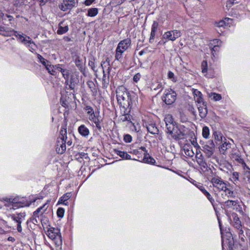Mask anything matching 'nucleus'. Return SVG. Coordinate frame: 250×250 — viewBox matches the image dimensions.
<instances>
[{"label": "nucleus", "mask_w": 250, "mask_h": 250, "mask_svg": "<svg viewBox=\"0 0 250 250\" xmlns=\"http://www.w3.org/2000/svg\"><path fill=\"white\" fill-rule=\"evenodd\" d=\"M195 158L197 163L201 167H202L204 168H206L207 167V164L205 162L204 157L202 154H199L197 152Z\"/></svg>", "instance_id": "obj_16"}, {"label": "nucleus", "mask_w": 250, "mask_h": 250, "mask_svg": "<svg viewBox=\"0 0 250 250\" xmlns=\"http://www.w3.org/2000/svg\"><path fill=\"white\" fill-rule=\"evenodd\" d=\"M164 85L162 83L157 82L155 83H153L151 85V89L155 91H157L159 90V92H160L162 89L164 88Z\"/></svg>", "instance_id": "obj_25"}, {"label": "nucleus", "mask_w": 250, "mask_h": 250, "mask_svg": "<svg viewBox=\"0 0 250 250\" xmlns=\"http://www.w3.org/2000/svg\"><path fill=\"white\" fill-rule=\"evenodd\" d=\"M79 133L83 137H87L89 134V130L84 125H81L78 127Z\"/></svg>", "instance_id": "obj_21"}, {"label": "nucleus", "mask_w": 250, "mask_h": 250, "mask_svg": "<svg viewBox=\"0 0 250 250\" xmlns=\"http://www.w3.org/2000/svg\"><path fill=\"white\" fill-rule=\"evenodd\" d=\"M208 97L211 100L216 102L221 100L222 98L221 94L212 92H207Z\"/></svg>", "instance_id": "obj_23"}, {"label": "nucleus", "mask_w": 250, "mask_h": 250, "mask_svg": "<svg viewBox=\"0 0 250 250\" xmlns=\"http://www.w3.org/2000/svg\"><path fill=\"white\" fill-rule=\"evenodd\" d=\"M177 94L174 90L171 89H167L165 91L162 100L167 104L170 105L174 103Z\"/></svg>", "instance_id": "obj_7"}, {"label": "nucleus", "mask_w": 250, "mask_h": 250, "mask_svg": "<svg viewBox=\"0 0 250 250\" xmlns=\"http://www.w3.org/2000/svg\"><path fill=\"white\" fill-rule=\"evenodd\" d=\"M12 30H10L9 28L0 26V34H1L4 36H9L11 35V33L12 32Z\"/></svg>", "instance_id": "obj_31"}, {"label": "nucleus", "mask_w": 250, "mask_h": 250, "mask_svg": "<svg viewBox=\"0 0 250 250\" xmlns=\"http://www.w3.org/2000/svg\"><path fill=\"white\" fill-rule=\"evenodd\" d=\"M211 183L213 187L219 191H222L226 189L227 184L219 177L215 176L211 178Z\"/></svg>", "instance_id": "obj_9"}, {"label": "nucleus", "mask_w": 250, "mask_h": 250, "mask_svg": "<svg viewBox=\"0 0 250 250\" xmlns=\"http://www.w3.org/2000/svg\"><path fill=\"white\" fill-rule=\"evenodd\" d=\"M143 161L145 163L151 164H154L155 162L154 159L147 155H145L144 156Z\"/></svg>", "instance_id": "obj_37"}, {"label": "nucleus", "mask_w": 250, "mask_h": 250, "mask_svg": "<svg viewBox=\"0 0 250 250\" xmlns=\"http://www.w3.org/2000/svg\"><path fill=\"white\" fill-rule=\"evenodd\" d=\"M147 131L152 134H156L158 133V129L154 124H150L146 125Z\"/></svg>", "instance_id": "obj_26"}, {"label": "nucleus", "mask_w": 250, "mask_h": 250, "mask_svg": "<svg viewBox=\"0 0 250 250\" xmlns=\"http://www.w3.org/2000/svg\"><path fill=\"white\" fill-rule=\"evenodd\" d=\"M127 125L129 127L130 130L132 131L137 132L140 130V126L138 124L135 125L132 122H130L129 124H127Z\"/></svg>", "instance_id": "obj_32"}, {"label": "nucleus", "mask_w": 250, "mask_h": 250, "mask_svg": "<svg viewBox=\"0 0 250 250\" xmlns=\"http://www.w3.org/2000/svg\"><path fill=\"white\" fill-rule=\"evenodd\" d=\"M130 39L127 38L120 41L116 49L115 59L120 61L122 58V54L131 45Z\"/></svg>", "instance_id": "obj_5"}, {"label": "nucleus", "mask_w": 250, "mask_h": 250, "mask_svg": "<svg viewBox=\"0 0 250 250\" xmlns=\"http://www.w3.org/2000/svg\"><path fill=\"white\" fill-rule=\"evenodd\" d=\"M232 220L231 224L232 226L235 229H240L242 227L241 222L238 216L235 213H233L231 214Z\"/></svg>", "instance_id": "obj_13"}, {"label": "nucleus", "mask_w": 250, "mask_h": 250, "mask_svg": "<svg viewBox=\"0 0 250 250\" xmlns=\"http://www.w3.org/2000/svg\"><path fill=\"white\" fill-rule=\"evenodd\" d=\"M184 151L185 154L190 157H192L194 155V152L192 151V149L189 147H185Z\"/></svg>", "instance_id": "obj_39"}, {"label": "nucleus", "mask_w": 250, "mask_h": 250, "mask_svg": "<svg viewBox=\"0 0 250 250\" xmlns=\"http://www.w3.org/2000/svg\"><path fill=\"white\" fill-rule=\"evenodd\" d=\"M93 123L95 124L96 127L99 130H101L102 129V127L100 124V122L99 119L98 118L97 120H95V121Z\"/></svg>", "instance_id": "obj_54"}, {"label": "nucleus", "mask_w": 250, "mask_h": 250, "mask_svg": "<svg viewBox=\"0 0 250 250\" xmlns=\"http://www.w3.org/2000/svg\"><path fill=\"white\" fill-rule=\"evenodd\" d=\"M63 78L65 80V84H68L69 82V71L68 69H64L62 72Z\"/></svg>", "instance_id": "obj_36"}, {"label": "nucleus", "mask_w": 250, "mask_h": 250, "mask_svg": "<svg viewBox=\"0 0 250 250\" xmlns=\"http://www.w3.org/2000/svg\"><path fill=\"white\" fill-rule=\"evenodd\" d=\"M155 33H155V32H151L150 37V39H149V42H151L152 41H153V40L154 39L155 36Z\"/></svg>", "instance_id": "obj_63"}, {"label": "nucleus", "mask_w": 250, "mask_h": 250, "mask_svg": "<svg viewBox=\"0 0 250 250\" xmlns=\"http://www.w3.org/2000/svg\"><path fill=\"white\" fill-rule=\"evenodd\" d=\"M164 121L166 124V130H167L169 129H172L171 127L177 124L174 121L172 115L170 114L166 115L164 118Z\"/></svg>", "instance_id": "obj_12"}, {"label": "nucleus", "mask_w": 250, "mask_h": 250, "mask_svg": "<svg viewBox=\"0 0 250 250\" xmlns=\"http://www.w3.org/2000/svg\"><path fill=\"white\" fill-rule=\"evenodd\" d=\"M240 164L241 165L244 170H246L247 171L250 170V168L247 166L244 160L243 161V162L241 163Z\"/></svg>", "instance_id": "obj_58"}, {"label": "nucleus", "mask_w": 250, "mask_h": 250, "mask_svg": "<svg viewBox=\"0 0 250 250\" xmlns=\"http://www.w3.org/2000/svg\"><path fill=\"white\" fill-rule=\"evenodd\" d=\"M17 230L19 232H21L22 231L21 224H17Z\"/></svg>", "instance_id": "obj_64"}, {"label": "nucleus", "mask_w": 250, "mask_h": 250, "mask_svg": "<svg viewBox=\"0 0 250 250\" xmlns=\"http://www.w3.org/2000/svg\"><path fill=\"white\" fill-rule=\"evenodd\" d=\"M213 135L217 144L220 145L221 143L226 140V138L223 136L221 132L215 131L213 133Z\"/></svg>", "instance_id": "obj_17"}, {"label": "nucleus", "mask_w": 250, "mask_h": 250, "mask_svg": "<svg viewBox=\"0 0 250 250\" xmlns=\"http://www.w3.org/2000/svg\"><path fill=\"white\" fill-rule=\"evenodd\" d=\"M131 117H132L130 115L126 114H124V115H123L122 116H121L120 117V120L122 122L127 121L128 122L127 124H129V122H131Z\"/></svg>", "instance_id": "obj_40"}, {"label": "nucleus", "mask_w": 250, "mask_h": 250, "mask_svg": "<svg viewBox=\"0 0 250 250\" xmlns=\"http://www.w3.org/2000/svg\"><path fill=\"white\" fill-rule=\"evenodd\" d=\"M89 115V119L92 122L95 121V120H97L98 118L96 117V116L94 114V112L93 113Z\"/></svg>", "instance_id": "obj_59"}, {"label": "nucleus", "mask_w": 250, "mask_h": 250, "mask_svg": "<svg viewBox=\"0 0 250 250\" xmlns=\"http://www.w3.org/2000/svg\"><path fill=\"white\" fill-rule=\"evenodd\" d=\"M233 209H235L236 211L240 213H242L243 212L242 207L239 205H238V204L236 205V206H235L233 208Z\"/></svg>", "instance_id": "obj_57"}, {"label": "nucleus", "mask_w": 250, "mask_h": 250, "mask_svg": "<svg viewBox=\"0 0 250 250\" xmlns=\"http://www.w3.org/2000/svg\"><path fill=\"white\" fill-rule=\"evenodd\" d=\"M98 13V9L97 8H91L88 9L87 15L89 17L96 16Z\"/></svg>", "instance_id": "obj_34"}, {"label": "nucleus", "mask_w": 250, "mask_h": 250, "mask_svg": "<svg viewBox=\"0 0 250 250\" xmlns=\"http://www.w3.org/2000/svg\"><path fill=\"white\" fill-rule=\"evenodd\" d=\"M238 230V234L239 235V238L242 241H245V235L244 234V231L242 229V227L240 229H236Z\"/></svg>", "instance_id": "obj_44"}, {"label": "nucleus", "mask_w": 250, "mask_h": 250, "mask_svg": "<svg viewBox=\"0 0 250 250\" xmlns=\"http://www.w3.org/2000/svg\"><path fill=\"white\" fill-rule=\"evenodd\" d=\"M171 128L172 129L166 131L167 137L169 139L178 140L184 138L187 132V129L185 126L176 124Z\"/></svg>", "instance_id": "obj_1"}, {"label": "nucleus", "mask_w": 250, "mask_h": 250, "mask_svg": "<svg viewBox=\"0 0 250 250\" xmlns=\"http://www.w3.org/2000/svg\"><path fill=\"white\" fill-rule=\"evenodd\" d=\"M237 204V201L229 200H228V201H227L224 203V206L225 207H226L227 208H231L232 209L235 206H236Z\"/></svg>", "instance_id": "obj_28"}, {"label": "nucleus", "mask_w": 250, "mask_h": 250, "mask_svg": "<svg viewBox=\"0 0 250 250\" xmlns=\"http://www.w3.org/2000/svg\"><path fill=\"white\" fill-rule=\"evenodd\" d=\"M214 144L212 140H209L203 146V151L206 154L208 157H210L213 154L214 150Z\"/></svg>", "instance_id": "obj_10"}, {"label": "nucleus", "mask_w": 250, "mask_h": 250, "mask_svg": "<svg viewBox=\"0 0 250 250\" xmlns=\"http://www.w3.org/2000/svg\"><path fill=\"white\" fill-rule=\"evenodd\" d=\"M232 158L234 159L235 161L237 162L239 164L243 162V161L244 160L241 157V156L238 154L235 153L234 154H232Z\"/></svg>", "instance_id": "obj_41"}, {"label": "nucleus", "mask_w": 250, "mask_h": 250, "mask_svg": "<svg viewBox=\"0 0 250 250\" xmlns=\"http://www.w3.org/2000/svg\"><path fill=\"white\" fill-rule=\"evenodd\" d=\"M67 139L66 125H62L60 135L56 145V151L59 154H62L66 150V143Z\"/></svg>", "instance_id": "obj_2"}, {"label": "nucleus", "mask_w": 250, "mask_h": 250, "mask_svg": "<svg viewBox=\"0 0 250 250\" xmlns=\"http://www.w3.org/2000/svg\"><path fill=\"white\" fill-rule=\"evenodd\" d=\"M220 42V41L218 40H215L213 41V43L215 44L216 43L217 44V45H214V46L212 48V53L213 56H214V54L213 52L217 51H218V49L219 48V42Z\"/></svg>", "instance_id": "obj_42"}, {"label": "nucleus", "mask_w": 250, "mask_h": 250, "mask_svg": "<svg viewBox=\"0 0 250 250\" xmlns=\"http://www.w3.org/2000/svg\"><path fill=\"white\" fill-rule=\"evenodd\" d=\"M219 145L220 146L219 148L220 151L223 154H225L227 150H228L229 148H230L231 146L230 143L227 142V140L224 141L223 143H221V144Z\"/></svg>", "instance_id": "obj_20"}, {"label": "nucleus", "mask_w": 250, "mask_h": 250, "mask_svg": "<svg viewBox=\"0 0 250 250\" xmlns=\"http://www.w3.org/2000/svg\"><path fill=\"white\" fill-rule=\"evenodd\" d=\"M95 0H85L84 4L86 6L90 5Z\"/></svg>", "instance_id": "obj_62"}, {"label": "nucleus", "mask_w": 250, "mask_h": 250, "mask_svg": "<svg viewBox=\"0 0 250 250\" xmlns=\"http://www.w3.org/2000/svg\"><path fill=\"white\" fill-rule=\"evenodd\" d=\"M233 20L230 18H226L224 20L220 21L218 23L219 27H223L224 26H230L232 25Z\"/></svg>", "instance_id": "obj_22"}, {"label": "nucleus", "mask_w": 250, "mask_h": 250, "mask_svg": "<svg viewBox=\"0 0 250 250\" xmlns=\"http://www.w3.org/2000/svg\"><path fill=\"white\" fill-rule=\"evenodd\" d=\"M141 78V75L140 74V73H138L134 76L133 79L135 82L137 83L139 81Z\"/></svg>", "instance_id": "obj_53"}, {"label": "nucleus", "mask_w": 250, "mask_h": 250, "mask_svg": "<svg viewBox=\"0 0 250 250\" xmlns=\"http://www.w3.org/2000/svg\"><path fill=\"white\" fill-rule=\"evenodd\" d=\"M11 31L14 33V35L18 40L30 48L29 50L30 51H32V50L35 49L34 47H36V45L30 37L26 35L23 36L22 34H20L17 31L14 30H12Z\"/></svg>", "instance_id": "obj_6"}, {"label": "nucleus", "mask_w": 250, "mask_h": 250, "mask_svg": "<svg viewBox=\"0 0 250 250\" xmlns=\"http://www.w3.org/2000/svg\"><path fill=\"white\" fill-rule=\"evenodd\" d=\"M115 153L121 157L122 158L126 159V160H130L131 159V156L127 154V152L125 151H122L118 149H115Z\"/></svg>", "instance_id": "obj_24"}, {"label": "nucleus", "mask_w": 250, "mask_h": 250, "mask_svg": "<svg viewBox=\"0 0 250 250\" xmlns=\"http://www.w3.org/2000/svg\"><path fill=\"white\" fill-rule=\"evenodd\" d=\"M158 26V22L155 21H153V23L152 24V27H151V32L156 33V32L157 30Z\"/></svg>", "instance_id": "obj_49"}, {"label": "nucleus", "mask_w": 250, "mask_h": 250, "mask_svg": "<svg viewBox=\"0 0 250 250\" xmlns=\"http://www.w3.org/2000/svg\"><path fill=\"white\" fill-rule=\"evenodd\" d=\"M210 134L209 129L207 126H205L202 128V136L205 139H208Z\"/></svg>", "instance_id": "obj_35"}, {"label": "nucleus", "mask_w": 250, "mask_h": 250, "mask_svg": "<svg viewBox=\"0 0 250 250\" xmlns=\"http://www.w3.org/2000/svg\"><path fill=\"white\" fill-rule=\"evenodd\" d=\"M55 0H40V4L44 5L47 3H53L55 2Z\"/></svg>", "instance_id": "obj_52"}, {"label": "nucleus", "mask_w": 250, "mask_h": 250, "mask_svg": "<svg viewBox=\"0 0 250 250\" xmlns=\"http://www.w3.org/2000/svg\"><path fill=\"white\" fill-rule=\"evenodd\" d=\"M193 94L194 95V99L198 104L205 103L203 98V95L200 91L197 89H193Z\"/></svg>", "instance_id": "obj_14"}, {"label": "nucleus", "mask_w": 250, "mask_h": 250, "mask_svg": "<svg viewBox=\"0 0 250 250\" xmlns=\"http://www.w3.org/2000/svg\"><path fill=\"white\" fill-rule=\"evenodd\" d=\"M208 199L209 201V202L211 203V204L213 205V203H214V199L213 198V197L211 196V195L210 194L209 192L208 193L207 195H205Z\"/></svg>", "instance_id": "obj_55"}, {"label": "nucleus", "mask_w": 250, "mask_h": 250, "mask_svg": "<svg viewBox=\"0 0 250 250\" xmlns=\"http://www.w3.org/2000/svg\"><path fill=\"white\" fill-rule=\"evenodd\" d=\"M45 67L50 74L53 76H55L57 74L55 65H51L49 62Z\"/></svg>", "instance_id": "obj_27"}, {"label": "nucleus", "mask_w": 250, "mask_h": 250, "mask_svg": "<svg viewBox=\"0 0 250 250\" xmlns=\"http://www.w3.org/2000/svg\"><path fill=\"white\" fill-rule=\"evenodd\" d=\"M62 64H58L55 65L56 69H57L58 71H60L61 73L65 69H63L62 67Z\"/></svg>", "instance_id": "obj_61"}, {"label": "nucleus", "mask_w": 250, "mask_h": 250, "mask_svg": "<svg viewBox=\"0 0 250 250\" xmlns=\"http://www.w3.org/2000/svg\"><path fill=\"white\" fill-rule=\"evenodd\" d=\"M201 69L202 73L206 76L207 75V72L208 71V63L206 61L202 62L201 64Z\"/></svg>", "instance_id": "obj_38"}, {"label": "nucleus", "mask_w": 250, "mask_h": 250, "mask_svg": "<svg viewBox=\"0 0 250 250\" xmlns=\"http://www.w3.org/2000/svg\"><path fill=\"white\" fill-rule=\"evenodd\" d=\"M85 110L87 111V114L88 115H90L91 114H92V113H94L93 108L90 106H86L85 107Z\"/></svg>", "instance_id": "obj_56"}, {"label": "nucleus", "mask_w": 250, "mask_h": 250, "mask_svg": "<svg viewBox=\"0 0 250 250\" xmlns=\"http://www.w3.org/2000/svg\"><path fill=\"white\" fill-rule=\"evenodd\" d=\"M68 29V25L64 24L63 21H62L59 24L58 29L57 33L59 35H62L67 32Z\"/></svg>", "instance_id": "obj_19"}, {"label": "nucleus", "mask_w": 250, "mask_h": 250, "mask_svg": "<svg viewBox=\"0 0 250 250\" xmlns=\"http://www.w3.org/2000/svg\"><path fill=\"white\" fill-rule=\"evenodd\" d=\"M199 115L202 118H205L208 113V110L207 108V104L206 103L198 104V106Z\"/></svg>", "instance_id": "obj_15"}, {"label": "nucleus", "mask_w": 250, "mask_h": 250, "mask_svg": "<svg viewBox=\"0 0 250 250\" xmlns=\"http://www.w3.org/2000/svg\"><path fill=\"white\" fill-rule=\"evenodd\" d=\"M37 57H38V59L40 60V62L44 66H45L49 62V61H48L47 60L45 59L42 56H41L40 54H38Z\"/></svg>", "instance_id": "obj_43"}, {"label": "nucleus", "mask_w": 250, "mask_h": 250, "mask_svg": "<svg viewBox=\"0 0 250 250\" xmlns=\"http://www.w3.org/2000/svg\"><path fill=\"white\" fill-rule=\"evenodd\" d=\"M64 209L63 208H59L57 211V215L60 218H62L64 215Z\"/></svg>", "instance_id": "obj_47"}, {"label": "nucleus", "mask_w": 250, "mask_h": 250, "mask_svg": "<svg viewBox=\"0 0 250 250\" xmlns=\"http://www.w3.org/2000/svg\"><path fill=\"white\" fill-rule=\"evenodd\" d=\"M75 0H63V2L59 5L60 9L65 11L68 9H71L75 6Z\"/></svg>", "instance_id": "obj_11"}, {"label": "nucleus", "mask_w": 250, "mask_h": 250, "mask_svg": "<svg viewBox=\"0 0 250 250\" xmlns=\"http://www.w3.org/2000/svg\"><path fill=\"white\" fill-rule=\"evenodd\" d=\"M70 193H67L61 197L59 202L63 204V205H67L68 204L67 201L70 198Z\"/></svg>", "instance_id": "obj_30"}, {"label": "nucleus", "mask_w": 250, "mask_h": 250, "mask_svg": "<svg viewBox=\"0 0 250 250\" xmlns=\"http://www.w3.org/2000/svg\"><path fill=\"white\" fill-rule=\"evenodd\" d=\"M5 201H6L8 202L11 203L13 204L17 203H18L17 199L16 198L12 199V198H7Z\"/></svg>", "instance_id": "obj_60"}, {"label": "nucleus", "mask_w": 250, "mask_h": 250, "mask_svg": "<svg viewBox=\"0 0 250 250\" xmlns=\"http://www.w3.org/2000/svg\"><path fill=\"white\" fill-rule=\"evenodd\" d=\"M168 78L170 79L173 82H175L176 81V79L174 77V74L171 71H169L168 73Z\"/></svg>", "instance_id": "obj_51"}, {"label": "nucleus", "mask_w": 250, "mask_h": 250, "mask_svg": "<svg viewBox=\"0 0 250 250\" xmlns=\"http://www.w3.org/2000/svg\"><path fill=\"white\" fill-rule=\"evenodd\" d=\"M66 85L68 86L69 88L70 89H74L75 88V84L74 79L72 78V76H71L70 79H69V82L68 84H65Z\"/></svg>", "instance_id": "obj_45"}, {"label": "nucleus", "mask_w": 250, "mask_h": 250, "mask_svg": "<svg viewBox=\"0 0 250 250\" xmlns=\"http://www.w3.org/2000/svg\"><path fill=\"white\" fill-rule=\"evenodd\" d=\"M12 219L17 223V224H21V218L20 215L17 216L13 215L12 216Z\"/></svg>", "instance_id": "obj_48"}, {"label": "nucleus", "mask_w": 250, "mask_h": 250, "mask_svg": "<svg viewBox=\"0 0 250 250\" xmlns=\"http://www.w3.org/2000/svg\"><path fill=\"white\" fill-rule=\"evenodd\" d=\"M116 92L118 103L121 105L124 106L126 105V103L129 104V93L124 86H119L117 88Z\"/></svg>", "instance_id": "obj_4"}, {"label": "nucleus", "mask_w": 250, "mask_h": 250, "mask_svg": "<svg viewBox=\"0 0 250 250\" xmlns=\"http://www.w3.org/2000/svg\"><path fill=\"white\" fill-rule=\"evenodd\" d=\"M46 234L54 242L57 248L61 249L62 246V239L60 230L59 229L49 227L46 231Z\"/></svg>", "instance_id": "obj_3"}, {"label": "nucleus", "mask_w": 250, "mask_h": 250, "mask_svg": "<svg viewBox=\"0 0 250 250\" xmlns=\"http://www.w3.org/2000/svg\"><path fill=\"white\" fill-rule=\"evenodd\" d=\"M124 140L126 143H130L132 141V137L129 134H126L124 136Z\"/></svg>", "instance_id": "obj_50"}, {"label": "nucleus", "mask_w": 250, "mask_h": 250, "mask_svg": "<svg viewBox=\"0 0 250 250\" xmlns=\"http://www.w3.org/2000/svg\"><path fill=\"white\" fill-rule=\"evenodd\" d=\"M48 208L47 203L44 204L43 206L38 208L34 212L33 216L35 217H39L40 215H42L47 209Z\"/></svg>", "instance_id": "obj_18"}, {"label": "nucleus", "mask_w": 250, "mask_h": 250, "mask_svg": "<svg viewBox=\"0 0 250 250\" xmlns=\"http://www.w3.org/2000/svg\"><path fill=\"white\" fill-rule=\"evenodd\" d=\"M109 65H110L109 64V59H108V58H106L105 61L102 62L101 65V66H102V67L103 68V76H104V77H105L104 69L106 67H107L108 70V72L109 73V68H110Z\"/></svg>", "instance_id": "obj_29"}, {"label": "nucleus", "mask_w": 250, "mask_h": 250, "mask_svg": "<svg viewBox=\"0 0 250 250\" xmlns=\"http://www.w3.org/2000/svg\"><path fill=\"white\" fill-rule=\"evenodd\" d=\"M239 178V174L238 172H233L232 173L230 179H232V180L233 182H236V181H238Z\"/></svg>", "instance_id": "obj_46"}, {"label": "nucleus", "mask_w": 250, "mask_h": 250, "mask_svg": "<svg viewBox=\"0 0 250 250\" xmlns=\"http://www.w3.org/2000/svg\"><path fill=\"white\" fill-rule=\"evenodd\" d=\"M182 33L180 30H173L166 32L163 35V39L165 40V42L168 41H174L181 37Z\"/></svg>", "instance_id": "obj_8"}, {"label": "nucleus", "mask_w": 250, "mask_h": 250, "mask_svg": "<svg viewBox=\"0 0 250 250\" xmlns=\"http://www.w3.org/2000/svg\"><path fill=\"white\" fill-rule=\"evenodd\" d=\"M222 191L225 192V195L228 198H233L235 196L233 191L230 188H228L227 186L226 187V189H224Z\"/></svg>", "instance_id": "obj_33"}]
</instances>
